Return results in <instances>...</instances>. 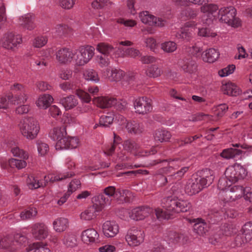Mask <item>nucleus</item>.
<instances>
[{
    "label": "nucleus",
    "mask_w": 252,
    "mask_h": 252,
    "mask_svg": "<svg viewBox=\"0 0 252 252\" xmlns=\"http://www.w3.org/2000/svg\"><path fill=\"white\" fill-rule=\"evenodd\" d=\"M161 206L164 210L160 208L155 210L157 217L158 219L168 220L180 212L189 211L191 209L192 205L188 200L168 196L162 199Z\"/></svg>",
    "instance_id": "1"
},
{
    "label": "nucleus",
    "mask_w": 252,
    "mask_h": 252,
    "mask_svg": "<svg viewBox=\"0 0 252 252\" xmlns=\"http://www.w3.org/2000/svg\"><path fill=\"white\" fill-rule=\"evenodd\" d=\"M196 177L189 180L186 185L185 191L189 195L195 194L210 186L215 178L213 171L210 169H204Z\"/></svg>",
    "instance_id": "2"
},
{
    "label": "nucleus",
    "mask_w": 252,
    "mask_h": 252,
    "mask_svg": "<svg viewBox=\"0 0 252 252\" xmlns=\"http://www.w3.org/2000/svg\"><path fill=\"white\" fill-rule=\"evenodd\" d=\"M18 126L22 135L29 140L35 138L40 129L38 122L32 117L22 119Z\"/></svg>",
    "instance_id": "3"
},
{
    "label": "nucleus",
    "mask_w": 252,
    "mask_h": 252,
    "mask_svg": "<svg viewBox=\"0 0 252 252\" xmlns=\"http://www.w3.org/2000/svg\"><path fill=\"white\" fill-rule=\"evenodd\" d=\"M236 10L232 6L221 8L219 11L220 21L233 27H238L241 25V21L236 17Z\"/></svg>",
    "instance_id": "4"
},
{
    "label": "nucleus",
    "mask_w": 252,
    "mask_h": 252,
    "mask_svg": "<svg viewBox=\"0 0 252 252\" xmlns=\"http://www.w3.org/2000/svg\"><path fill=\"white\" fill-rule=\"evenodd\" d=\"M94 48L91 46H81L73 52V60L78 66L84 65L92 58Z\"/></svg>",
    "instance_id": "5"
},
{
    "label": "nucleus",
    "mask_w": 252,
    "mask_h": 252,
    "mask_svg": "<svg viewBox=\"0 0 252 252\" xmlns=\"http://www.w3.org/2000/svg\"><path fill=\"white\" fill-rule=\"evenodd\" d=\"M133 106L136 113L146 115L153 110V101L145 96H139L134 100Z\"/></svg>",
    "instance_id": "6"
},
{
    "label": "nucleus",
    "mask_w": 252,
    "mask_h": 252,
    "mask_svg": "<svg viewBox=\"0 0 252 252\" xmlns=\"http://www.w3.org/2000/svg\"><path fill=\"white\" fill-rule=\"evenodd\" d=\"M125 239L130 247H137L144 242V231L133 226L128 230L125 236Z\"/></svg>",
    "instance_id": "7"
},
{
    "label": "nucleus",
    "mask_w": 252,
    "mask_h": 252,
    "mask_svg": "<svg viewBox=\"0 0 252 252\" xmlns=\"http://www.w3.org/2000/svg\"><path fill=\"white\" fill-rule=\"evenodd\" d=\"M22 42L21 35L12 32L5 33L0 40V45L5 49L13 50Z\"/></svg>",
    "instance_id": "8"
},
{
    "label": "nucleus",
    "mask_w": 252,
    "mask_h": 252,
    "mask_svg": "<svg viewBox=\"0 0 252 252\" xmlns=\"http://www.w3.org/2000/svg\"><path fill=\"white\" fill-rule=\"evenodd\" d=\"M142 23L149 26L161 27L164 26L165 21L151 15L148 11H143L139 14Z\"/></svg>",
    "instance_id": "9"
},
{
    "label": "nucleus",
    "mask_w": 252,
    "mask_h": 252,
    "mask_svg": "<svg viewBox=\"0 0 252 252\" xmlns=\"http://www.w3.org/2000/svg\"><path fill=\"white\" fill-rule=\"evenodd\" d=\"M32 233L35 239L42 240L48 236L49 229L44 223H36L32 227Z\"/></svg>",
    "instance_id": "10"
},
{
    "label": "nucleus",
    "mask_w": 252,
    "mask_h": 252,
    "mask_svg": "<svg viewBox=\"0 0 252 252\" xmlns=\"http://www.w3.org/2000/svg\"><path fill=\"white\" fill-rule=\"evenodd\" d=\"M56 59L61 64L70 63L73 60V52L69 48H63L58 50L56 53Z\"/></svg>",
    "instance_id": "11"
},
{
    "label": "nucleus",
    "mask_w": 252,
    "mask_h": 252,
    "mask_svg": "<svg viewBox=\"0 0 252 252\" xmlns=\"http://www.w3.org/2000/svg\"><path fill=\"white\" fill-rule=\"evenodd\" d=\"M190 223H194L193 231L200 236H204L208 231L207 223L200 218L189 219Z\"/></svg>",
    "instance_id": "12"
},
{
    "label": "nucleus",
    "mask_w": 252,
    "mask_h": 252,
    "mask_svg": "<svg viewBox=\"0 0 252 252\" xmlns=\"http://www.w3.org/2000/svg\"><path fill=\"white\" fill-rule=\"evenodd\" d=\"M119 226L114 221H106L102 226L104 235L109 238L113 237L119 232Z\"/></svg>",
    "instance_id": "13"
},
{
    "label": "nucleus",
    "mask_w": 252,
    "mask_h": 252,
    "mask_svg": "<svg viewBox=\"0 0 252 252\" xmlns=\"http://www.w3.org/2000/svg\"><path fill=\"white\" fill-rule=\"evenodd\" d=\"M81 238L82 241L86 244L99 243V234L94 228H89L82 232Z\"/></svg>",
    "instance_id": "14"
},
{
    "label": "nucleus",
    "mask_w": 252,
    "mask_h": 252,
    "mask_svg": "<svg viewBox=\"0 0 252 252\" xmlns=\"http://www.w3.org/2000/svg\"><path fill=\"white\" fill-rule=\"evenodd\" d=\"M180 65L184 72L189 74L195 73L197 70V63L190 58L183 59L180 62Z\"/></svg>",
    "instance_id": "15"
},
{
    "label": "nucleus",
    "mask_w": 252,
    "mask_h": 252,
    "mask_svg": "<svg viewBox=\"0 0 252 252\" xmlns=\"http://www.w3.org/2000/svg\"><path fill=\"white\" fill-rule=\"evenodd\" d=\"M151 211V209L149 207H136L132 210L130 217L136 220H143L149 216Z\"/></svg>",
    "instance_id": "16"
},
{
    "label": "nucleus",
    "mask_w": 252,
    "mask_h": 252,
    "mask_svg": "<svg viewBox=\"0 0 252 252\" xmlns=\"http://www.w3.org/2000/svg\"><path fill=\"white\" fill-rule=\"evenodd\" d=\"M115 117V114L112 111H110L106 114L101 115L99 118V123L95 124L94 128H95L97 126L102 127H109L113 124Z\"/></svg>",
    "instance_id": "17"
},
{
    "label": "nucleus",
    "mask_w": 252,
    "mask_h": 252,
    "mask_svg": "<svg viewBox=\"0 0 252 252\" xmlns=\"http://www.w3.org/2000/svg\"><path fill=\"white\" fill-rule=\"evenodd\" d=\"M134 198L132 193L127 189H117L115 199L120 203H127L131 201Z\"/></svg>",
    "instance_id": "18"
},
{
    "label": "nucleus",
    "mask_w": 252,
    "mask_h": 252,
    "mask_svg": "<svg viewBox=\"0 0 252 252\" xmlns=\"http://www.w3.org/2000/svg\"><path fill=\"white\" fill-rule=\"evenodd\" d=\"M94 103L101 108H109L116 103V99L108 96H100L94 98Z\"/></svg>",
    "instance_id": "19"
},
{
    "label": "nucleus",
    "mask_w": 252,
    "mask_h": 252,
    "mask_svg": "<svg viewBox=\"0 0 252 252\" xmlns=\"http://www.w3.org/2000/svg\"><path fill=\"white\" fill-rule=\"evenodd\" d=\"M125 127L128 133L135 135L141 134L144 131L143 125L136 121L127 122Z\"/></svg>",
    "instance_id": "20"
},
{
    "label": "nucleus",
    "mask_w": 252,
    "mask_h": 252,
    "mask_svg": "<svg viewBox=\"0 0 252 252\" xmlns=\"http://www.w3.org/2000/svg\"><path fill=\"white\" fill-rule=\"evenodd\" d=\"M94 204L97 206L98 210L101 211L105 206L110 205L112 200V198L105 195L103 192L93 198Z\"/></svg>",
    "instance_id": "21"
},
{
    "label": "nucleus",
    "mask_w": 252,
    "mask_h": 252,
    "mask_svg": "<svg viewBox=\"0 0 252 252\" xmlns=\"http://www.w3.org/2000/svg\"><path fill=\"white\" fill-rule=\"evenodd\" d=\"M34 16L27 14L19 18V24L24 29L31 31L35 28Z\"/></svg>",
    "instance_id": "22"
},
{
    "label": "nucleus",
    "mask_w": 252,
    "mask_h": 252,
    "mask_svg": "<svg viewBox=\"0 0 252 252\" xmlns=\"http://www.w3.org/2000/svg\"><path fill=\"white\" fill-rule=\"evenodd\" d=\"M166 237V240L170 244H184L185 241H187L186 237L183 234L177 233L175 231H169L167 234Z\"/></svg>",
    "instance_id": "23"
},
{
    "label": "nucleus",
    "mask_w": 252,
    "mask_h": 252,
    "mask_svg": "<svg viewBox=\"0 0 252 252\" xmlns=\"http://www.w3.org/2000/svg\"><path fill=\"white\" fill-rule=\"evenodd\" d=\"M60 102L63 105L66 110L73 108L76 106L78 103V100L75 98V96L73 95H70L61 98Z\"/></svg>",
    "instance_id": "24"
},
{
    "label": "nucleus",
    "mask_w": 252,
    "mask_h": 252,
    "mask_svg": "<svg viewBox=\"0 0 252 252\" xmlns=\"http://www.w3.org/2000/svg\"><path fill=\"white\" fill-rule=\"evenodd\" d=\"M97 209V206L94 204L81 214V218L86 220H93L96 217V212L100 211V210H98Z\"/></svg>",
    "instance_id": "25"
},
{
    "label": "nucleus",
    "mask_w": 252,
    "mask_h": 252,
    "mask_svg": "<svg viewBox=\"0 0 252 252\" xmlns=\"http://www.w3.org/2000/svg\"><path fill=\"white\" fill-rule=\"evenodd\" d=\"M171 136V133L164 129H157L154 133L155 140L160 142L169 141Z\"/></svg>",
    "instance_id": "26"
},
{
    "label": "nucleus",
    "mask_w": 252,
    "mask_h": 252,
    "mask_svg": "<svg viewBox=\"0 0 252 252\" xmlns=\"http://www.w3.org/2000/svg\"><path fill=\"white\" fill-rule=\"evenodd\" d=\"M54 230L58 232L65 231L68 226V220L64 218H59L55 220L53 223Z\"/></svg>",
    "instance_id": "27"
},
{
    "label": "nucleus",
    "mask_w": 252,
    "mask_h": 252,
    "mask_svg": "<svg viewBox=\"0 0 252 252\" xmlns=\"http://www.w3.org/2000/svg\"><path fill=\"white\" fill-rule=\"evenodd\" d=\"M108 78L111 81H119L125 76V73L122 70L116 68H112L111 70L107 69Z\"/></svg>",
    "instance_id": "28"
},
{
    "label": "nucleus",
    "mask_w": 252,
    "mask_h": 252,
    "mask_svg": "<svg viewBox=\"0 0 252 252\" xmlns=\"http://www.w3.org/2000/svg\"><path fill=\"white\" fill-rule=\"evenodd\" d=\"M221 90L224 94L231 96H237L240 94L238 87L232 83H227L223 85Z\"/></svg>",
    "instance_id": "29"
},
{
    "label": "nucleus",
    "mask_w": 252,
    "mask_h": 252,
    "mask_svg": "<svg viewBox=\"0 0 252 252\" xmlns=\"http://www.w3.org/2000/svg\"><path fill=\"white\" fill-rule=\"evenodd\" d=\"M49 135L54 140H58L66 135L65 126H62L54 127L51 130Z\"/></svg>",
    "instance_id": "30"
},
{
    "label": "nucleus",
    "mask_w": 252,
    "mask_h": 252,
    "mask_svg": "<svg viewBox=\"0 0 252 252\" xmlns=\"http://www.w3.org/2000/svg\"><path fill=\"white\" fill-rule=\"evenodd\" d=\"M28 96L26 92L17 93L14 95L12 94H9V99L11 100V104L14 105H19L20 104H24L27 100Z\"/></svg>",
    "instance_id": "31"
},
{
    "label": "nucleus",
    "mask_w": 252,
    "mask_h": 252,
    "mask_svg": "<svg viewBox=\"0 0 252 252\" xmlns=\"http://www.w3.org/2000/svg\"><path fill=\"white\" fill-rule=\"evenodd\" d=\"M72 176L71 173H66L65 174H59L58 175H54L52 174H48L47 176H45L44 177V181H46V185L50 182V183H54L56 181H60L65 179L67 178H70Z\"/></svg>",
    "instance_id": "32"
},
{
    "label": "nucleus",
    "mask_w": 252,
    "mask_h": 252,
    "mask_svg": "<svg viewBox=\"0 0 252 252\" xmlns=\"http://www.w3.org/2000/svg\"><path fill=\"white\" fill-rule=\"evenodd\" d=\"M219 52L214 48H210L206 50L203 55V59L205 62L212 63L215 62L219 58Z\"/></svg>",
    "instance_id": "33"
},
{
    "label": "nucleus",
    "mask_w": 252,
    "mask_h": 252,
    "mask_svg": "<svg viewBox=\"0 0 252 252\" xmlns=\"http://www.w3.org/2000/svg\"><path fill=\"white\" fill-rule=\"evenodd\" d=\"M53 101L52 96L48 94L40 96L36 101V104L40 108L46 109Z\"/></svg>",
    "instance_id": "34"
},
{
    "label": "nucleus",
    "mask_w": 252,
    "mask_h": 252,
    "mask_svg": "<svg viewBox=\"0 0 252 252\" xmlns=\"http://www.w3.org/2000/svg\"><path fill=\"white\" fill-rule=\"evenodd\" d=\"M243 151L241 150L230 148L223 150L220 156L224 158L230 159L241 155Z\"/></svg>",
    "instance_id": "35"
},
{
    "label": "nucleus",
    "mask_w": 252,
    "mask_h": 252,
    "mask_svg": "<svg viewBox=\"0 0 252 252\" xmlns=\"http://www.w3.org/2000/svg\"><path fill=\"white\" fill-rule=\"evenodd\" d=\"M26 251L32 252H52L51 250L46 247V245H43L42 243L37 242L31 244L26 248Z\"/></svg>",
    "instance_id": "36"
},
{
    "label": "nucleus",
    "mask_w": 252,
    "mask_h": 252,
    "mask_svg": "<svg viewBox=\"0 0 252 252\" xmlns=\"http://www.w3.org/2000/svg\"><path fill=\"white\" fill-rule=\"evenodd\" d=\"M0 247L3 249H9L11 251L16 250L14 247L13 237L7 236L1 239L0 241Z\"/></svg>",
    "instance_id": "37"
},
{
    "label": "nucleus",
    "mask_w": 252,
    "mask_h": 252,
    "mask_svg": "<svg viewBox=\"0 0 252 252\" xmlns=\"http://www.w3.org/2000/svg\"><path fill=\"white\" fill-rule=\"evenodd\" d=\"M96 49L99 52L106 56H108L114 50L112 45L105 42L98 43Z\"/></svg>",
    "instance_id": "38"
},
{
    "label": "nucleus",
    "mask_w": 252,
    "mask_h": 252,
    "mask_svg": "<svg viewBox=\"0 0 252 252\" xmlns=\"http://www.w3.org/2000/svg\"><path fill=\"white\" fill-rule=\"evenodd\" d=\"M233 171L236 176L238 182L240 180L244 179L247 175L246 169L241 164L235 163L232 165Z\"/></svg>",
    "instance_id": "39"
},
{
    "label": "nucleus",
    "mask_w": 252,
    "mask_h": 252,
    "mask_svg": "<svg viewBox=\"0 0 252 252\" xmlns=\"http://www.w3.org/2000/svg\"><path fill=\"white\" fill-rule=\"evenodd\" d=\"M14 247L16 250L21 247H25L28 244L27 238L23 235L17 233L13 236Z\"/></svg>",
    "instance_id": "40"
},
{
    "label": "nucleus",
    "mask_w": 252,
    "mask_h": 252,
    "mask_svg": "<svg viewBox=\"0 0 252 252\" xmlns=\"http://www.w3.org/2000/svg\"><path fill=\"white\" fill-rule=\"evenodd\" d=\"M124 148L128 152L135 154L139 149V145L135 141L131 140H127L124 143Z\"/></svg>",
    "instance_id": "41"
},
{
    "label": "nucleus",
    "mask_w": 252,
    "mask_h": 252,
    "mask_svg": "<svg viewBox=\"0 0 252 252\" xmlns=\"http://www.w3.org/2000/svg\"><path fill=\"white\" fill-rule=\"evenodd\" d=\"M175 36L178 39L189 41L192 37V33L189 28L184 27L181 28Z\"/></svg>",
    "instance_id": "42"
},
{
    "label": "nucleus",
    "mask_w": 252,
    "mask_h": 252,
    "mask_svg": "<svg viewBox=\"0 0 252 252\" xmlns=\"http://www.w3.org/2000/svg\"><path fill=\"white\" fill-rule=\"evenodd\" d=\"M161 48L167 53H173L177 48V44L173 41H165L161 44Z\"/></svg>",
    "instance_id": "43"
},
{
    "label": "nucleus",
    "mask_w": 252,
    "mask_h": 252,
    "mask_svg": "<svg viewBox=\"0 0 252 252\" xmlns=\"http://www.w3.org/2000/svg\"><path fill=\"white\" fill-rule=\"evenodd\" d=\"M161 69L156 65L150 66L146 71V75L150 77H158L161 75Z\"/></svg>",
    "instance_id": "44"
},
{
    "label": "nucleus",
    "mask_w": 252,
    "mask_h": 252,
    "mask_svg": "<svg viewBox=\"0 0 252 252\" xmlns=\"http://www.w3.org/2000/svg\"><path fill=\"white\" fill-rule=\"evenodd\" d=\"M84 76L85 79L95 82L99 81L97 73L93 69H87L84 71Z\"/></svg>",
    "instance_id": "45"
},
{
    "label": "nucleus",
    "mask_w": 252,
    "mask_h": 252,
    "mask_svg": "<svg viewBox=\"0 0 252 252\" xmlns=\"http://www.w3.org/2000/svg\"><path fill=\"white\" fill-rule=\"evenodd\" d=\"M200 7V11L204 13L213 14L218 10L217 5L214 4H206V2L203 3Z\"/></svg>",
    "instance_id": "46"
},
{
    "label": "nucleus",
    "mask_w": 252,
    "mask_h": 252,
    "mask_svg": "<svg viewBox=\"0 0 252 252\" xmlns=\"http://www.w3.org/2000/svg\"><path fill=\"white\" fill-rule=\"evenodd\" d=\"M77 240L74 234H66L64 238L63 243L67 247H73L76 245Z\"/></svg>",
    "instance_id": "47"
},
{
    "label": "nucleus",
    "mask_w": 252,
    "mask_h": 252,
    "mask_svg": "<svg viewBox=\"0 0 252 252\" xmlns=\"http://www.w3.org/2000/svg\"><path fill=\"white\" fill-rule=\"evenodd\" d=\"M8 164L11 168L16 167L18 169L25 168L27 166V162L25 160L15 158L9 159Z\"/></svg>",
    "instance_id": "48"
},
{
    "label": "nucleus",
    "mask_w": 252,
    "mask_h": 252,
    "mask_svg": "<svg viewBox=\"0 0 252 252\" xmlns=\"http://www.w3.org/2000/svg\"><path fill=\"white\" fill-rule=\"evenodd\" d=\"M224 175L228 180L229 183H235L238 182L236 176H235V172L233 171V167L232 166H230L226 169Z\"/></svg>",
    "instance_id": "49"
},
{
    "label": "nucleus",
    "mask_w": 252,
    "mask_h": 252,
    "mask_svg": "<svg viewBox=\"0 0 252 252\" xmlns=\"http://www.w3.org/2000/svg\"><path fill=\"white\" fill-rule=\"evenodd\" d=\"M188 169V167H184L182 168L180 170L174 173L173 174L169 176L168 178L165 177L164 179L166 182H167L168 179L170 180L172 178H175L177 180H180L184 176L185 173L187 172Z\"/></svg>",
    "instance_id": "50"
},
{
    "label": "nucleus",
    "mask_w": 252,
    "mask_h": 252,
    "mask_svg": "<svg viewBox=\"0 0 252 252\" xmlns=\"http://www.w3.org/2000/svg\"><path fill=\"white\" fill-rule=\"evenodd\" d=\"M223 234L226 236H231L236 232L235 226L230 223H224L222 227Z\"/></svg>",
    "instance_id": "51"
},
{
    "label": "nucleus",
    "mask_w": 252,
    "mask_h": 252,
    "mask_svg": "<svg viewBox=\"0 0 252 252\" xmlns=\"http://www.w3.org/2000/svg\"><path fill=\"white\" fill-rule=\"evenodd\" d=\"M37 213V211L36 209L34 208H30L29 210L22 212L20 214V217L23 220H25L35 217Z\"/></svg>",
    "instance_id": "52"
},
{
    "label": "nucleus",
    "mask_w": 252,
    "mask_h": 252,
    "mask_svg": "<svg viewBox=\"0 0 252 252\" xmlns=\"http://www.w3.org/2000/svg\"><path fill=\"white\" fill-rule=\"evenodd\" d=\"M55 146L56 149L61 150L63 149H67L68 148V137H65V136L57 140Z\"/></svg>",
    "instance_id": "53"
},
{
    "label": "nucleus",
    "mask_w": 252,
    "mask_h": 252,
    "mask_svg": "<svg viewBox=\"0 0 252 252\" xmlns=\"http://www.w3.org/2000/svg\"><path fill=\"white\" fill-rule=\"evenodd\" d=\"M45 186H46V181L40 180L34 177H33L32 181L29 183V187L31 189H36Z\"/></svg>",
    "instance_id": "54"
},
{
    "label": "nucleus",
    "mask_w": 252,
    "mask_h": 252,
    "mask_svg": "<svg viewBox=\"0 0 252 252\" xmlns=\"http://www.w3.org/2000/svg\"><path fill=\"white\" fill-rule=\"evenodd\" d=\"M222 196L226 201H234L239 198L230 189H227L223 191Z\"/></svg>",
    "instance_id": "55"
},
{
    "label": "nucleus",
    "mask_w": 252,
    "mask_h": 252,
    "mask_svg": "<svg viewBox=\"0 0 252 252\" xmlns=\"http://www.w3.org/2000/svg\"><path fill=\"white\" fill-rule=\"evenodd\" d=\"M228 180L225 176L220 179L218 184V188L219 189L224 191L226 189H228V187L231 186L230 183L228 182Z\"/></svg>",
    "instance_id": "56"
},
{
    "label": "nucleus",
    "mask_w": 252,
    "mask_h": 252,
    "mask_svg": "<svg viewBox=\"0 0 252 252\" xmlns=\"http://www.w3.org/2000/svg\"><path fill=\"white\" fill-rule=\"evenodd\" d=\"M75 94L83 102L88 103L91 100L90 94L82 90H76Z\"/></svg>",
    "instance_id": "57"
},
{
    "label": "nucleus",
    "mask_w": 252,
    "mask_h": 252,
    "mask_svg": "<svg viewBox=\"0 0 252 252\" xmlns=\"http://www.w3.org/2000/svg\"><path fill=\"white\" fill-rule=\"evenodd\" d=\"M117 189L114 186H108L102 190V192L110 198H115Z\"/></svg>",
    "instance_id": "58"
},
{
    "label": "nucleus",
    "mask_w": 252,
    "mask_h": 252,
    "mask_svg": "<svg viewBox=\"0 0 252 252\" xmlns=\"http://www.w3.org/2000/svg\"><path fill=\"white\" fill-rule=\"evenodd\" d=\"M235 69V65H229L226 67H225L220 70L219 71V74L221 77H225L232 73L234 72Z\"/></svg>",
    "instance_id": "59"
},
{
    "label": "nucleus",
    "mask_w": 252,
    "mask_h": 252,
    "mask_svg": "<svg viewBox=\"0 0 252 252\" xmlns=\"http://www.w3.org/2000/svg\"><path fill=\"white\" fill-rule=\"evenodd\" d=\"M11 152L14 156L22 158L24 159L28 158V155L22 149L18 147H14L11 149Z\"/></svg>",
    "instance_id": "60"
},
{
    "label": "nucleus",
    "mask_w": 252,
    "mask_h": 252,
    "mask_svg": "<svg viewBox=\"0 0 252 252\" xmlns=\"http://www.w3.org/2000/svg\"><path fill=\"white\" fill-rule=\"evenodd\" d=\"M47 42V37L45 36H38L36 37L33 42V45L35 47L41 48L44 46Z\"/></svg>",
    "instance_id": "61"
},
{
    "label": "nucleus",
    "mask_w": 252,
    "mask_h": 252,
    "mask_svg": "<svg viewBox=\"0 0 252 252\" xmlns=\"http://www.w3.org/2000/svg\"><path fill=\"white\" fill-rule=\"evenodd\" d=\"M80 186L81 182L79 180L75 179L72 180L69 185L67 192L71 194L73 192L80 188Z\"/></svg>",
    "instance_id": "62"
},
{
    "label": "nucleus",
    "mask_w": 252,
    "mask_h": 252,
    "mask_svg": "<svg viewBox=\"0 0 252 252\" xmlns=\"http://www.w3.org/2000/svg\"><path fill=\"white\" fill-rule=\"evenodd\" d=\"M230 189L232 191L237 195L239 198L241 197L244 195L245 192L247 191V188L245 189L243 187L241 186H233Z\"/></svg>",
    "instance_id": "63"
},
{
    "label": "nucleus",
    "mask_w": 252,
    "mask_h": 252,
    "mask_svg": "<svg viewBox=\"0 0 252 252\" xmlns=\"http://www.w3.org/2000/svg\"><path fill=\"white\" fill-rule=\"evenodd\" d=\"M55 33L59 36H62L67 32V27L65 25L59 24L55 28Z\"/></svg>",
    "instance_id": "64"
}]
</instances>
